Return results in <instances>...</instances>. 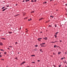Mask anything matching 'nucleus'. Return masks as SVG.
I'll return each instance as SVG.
<instances>
[{"label": "nucleus", "instance_id": "obj_52", "mask_svg": "<svg viewBox=\"0 0 67 67\" xmlns=\"http://www.w3.org/2000/svg\"><path fill=\"white\" fill-rule=\"evenodd\" d=\"M65 5H66V6H67V4H65Z\"/></svg>", "mask_w": 67, "mask_h": 67}, {"label": "nucleus", "instance_id": "obj_34", "mask_svg": "<svg viewBox=\"0 0 67 67\" xmlns=\"http://www.w3.org/2000/svg\"><path fill=\"white\" fill-rule=\"evenodd\" d=\"M15 59H17V60L18 59V58H15Z\"/></svg>", "mask_w": 67, "mask_h": 67}, {"label": "nucleus", "instance_id": "obj_27", "mask_svg": "<svg viewBox=\"0 0 67 67\" xmlns=\"http://www.w3.org/2000/svg\"><path fill=\"white\" fill-rule=\"evenodd\" d=\"M25 13H24L23 14V15H25Z\"/></svg>", "mask_w": 67, "mask_h": 67}, {"label": "nucleus", "instance_id": "obj_56", "mask_svg": "<svg viewBox=\"0 0 67 67\" xmlns=\"http://www.w3.org/2000/svg\"><path fill=\"white\" fill-rule=\"evenodd\" d=\"M52 43H55V42H52Z\"/></svg>", "mask_w": 67, "mask_h": 67}, {"label": "nucleus", "instance_id": "obj_11", "mask_svg": "<svg viewBox=\"0 0 67 67\" xmlns=\"http://www.w3.org/2000/svg\"><path fill=\"white\" fill-rule=\"evenodd\" d=\"M32 64H35V62H31Z\"/></svg>", "mask_w": 67, "mask_h": 67}, {"label": "nucleus", "instance_id": "obj_26", "mask_svg": "<svg viewBox=\"0 0 67 67\" xmlns=\"http://www.w3.org/2000/svg\"><path fill=\"white\" fill-rule=\"evenodd\" d=\"M67 54V52H66L65 53V54Z\"/></svg>", "mask_w": 67, "mask_h": 67}, {"label": "nucleus", "instance_id": "obj_6", "mask_svg": "<svg viewBox=\"0 0 67 67\" xmlns=\"http://www.w3.org/2000/svg\"><path fill=\"white\" fill-rule=\"evenodd\" d=\"M58 54L59 55L60 54H61V52H58Z\"/></svg>", "mask_w": 67, "mask_h": 67}, {"label": "nucleus", "instance_id": "obj_62", "mask_svg": "<svg viewBox=\"0 0 67 67\" xmlns=\"http://www.w3.org/2000/svg\"><path fill=\"white\" fill-rule=\"evenodd\" d=\"M18 54H19V53L18 52Z\"/></svg>", "mask_w": 67, "mask_h": 67}, {"label": "nucleus", "instance_id": "obj_1", "mask_svg": "<svg viewBox=\"0 0 67 67\" xmlns=\"http://www.w3.org/2000/svg\"><path fill=\"white\" fill-rule=\"evenodd\" d=\"M24 63H25V62H23L22 63H21L20 64V65H22V64H24Z\"/></svg>", "mask_w": 67, "mask_h": 67}, {"label": "nucleus", "instance_id": "obj_25", "mask_svg": "<svg viewBox=\"0 0 67 67\" xmlns=\"http://www.w3.org/2000/svg\"><path fill=\"white\" fill-rule=\"evenodd\" d=\"M48 26H49V27H52V26H51V25H49Z\"/></svg>", "mask_w": 67, "mask_h": 67}, {"label": "nucleus", "instance_id": "obj_38", "mask_svg": "<svg viewBox=\"0 0 67 67\" xmlns=\"http://www.w3.org/2000/svg\"><path fill=\"white\" fill-rule=\"evenodd\" d=\"M60 42H62V40H60Z\"/></svg>", "mask_w": 67, "mask_h": 67}, {"label": "nucleus", "instance_id": "obj_64", "mask_svg": "<svg viewBox=\"0 0 67 67\" xmlns=\"http://www.w3.org/2000/svg\"><path fill=\"white\" fill-rule=\"evenodd\" d=\"M66 15H67V14H66Z\"/></svg>", "mask_w": 67, "mask_h": 67}, {"label": "nucleus", "instance_id": "obj_7", "mask_svg": "<svg viewBox=\"0 0 67 67\" xmlns=\"http://www.w3.org/2000/svg\"><path fill=\"white\" fill-rule=\"evenodd\" d=\"M43 18H40V19H39V21H41V20H42Z\"/></svg>", "mask_w": 67, "mask_h": 67}, {"label": "nucleus", "instance_id": "obj_59", "mask_svg": "<svg viewBox=\"0 0 67 67\" xmlns=\"http://www.w3.org/2000/svg\"><path fill=\"white\" fill-rule=\"evenodd\" d=\"M56 11H58V10H56Z\"/></svg>", "mask_w": 67, "mask_h": 67}, {"label": "nucleus", "instance_id": "obj_49", "mask_svg": "<svg viewBox=\"0 0 67 67\" xmlns=\"http://www.w3.org/2000/svg\"><path fill=\"white\" fill-rule=\"evenodd\" d=\"M27 18L26 17V18L25 19H27Z\"/></svg>", "mask_w": 67, "mask_h": 67}, {"label": "nucleus", "instance_id": "obj_13", "mask_svg": "<svg viewBox=\"0 0 67 67\" xmlns=\"http://www.w3.org/2000/svg\"><path fill=\"white\" fill-rule=\"evenodd\" d=\"M5 10V9H3V10H2V11H4Z\"/></svg>", "mask_w": 67, "mask_h": 67}, {"label": "nucleus", "instance_id": "obj_46", "mask_svg": "<svg viewBox=\"0 0 67 67\" xmlns=\"http://www.w3.org/2000/svg\"><path fill=\"white\" fill-rule=\"evenodd\" d=\"M7 7H9V5L7 6Z\"/></svg>", "mask_w": 67, "mask_h": 67}, {"label": "nucleus", "instance_id": "obj_8", "mask_svg": "<svg viewBox=\"0 0 67 67\" xmlns=\"http://www.w3.org/2000/svg\"><path fill=\"white\" fill-rule=\"evenodd\" d=\"M31 20H32V19H31V18H30V19H29L28 20V21H31Z\"/></svg>", "mask_w": 67, "mask_h": 67}, {"label": "nucleus", "instance_id": "obj_30", "mask_svg": "<svg viewBox=\"0 0 67 67\" xmlns=\"http://www.w3.org/2000/svg\"><path fill=\"white\" fill-rule=\"evenodd\" d=\"M37 62H40V60H37Z\"/></svg>", "mask_w": 67, "mask_h": 67}, {"label": "nucleus", "instance_id": "obj_29", "mask_svg": "<svg viewBox=\"0 0 67 67\" xmlns=\"http://www.w3.org/2000/svg\"><path fill=\"white\" fill-rule=\"evenodd\" d=\"M34 12V11H32L31 12V13H33Z\"/></svg>", "mask_w": 67, "mask_h": 67}, {"label": "nucleus", "instance_id": "obj_39", "mask_svg": "<svg viewBox=\"0 0 67 67\" xmlns=\"http://www.w3.org/2000/svg\"><path fill=\"white\" fill-rule=\"evenodd\" d=\"M50 17L51 18V17H52V18H53V16H50Z\"/></svg>", "mask_w": 67, "mask_h": 67}, {"label": "nucleus", "instance_id": "obj_63", "mask_svg": "<svg viewBox=\"0 0 67 67\" xmlns=\"http://www.w3.org/2000/svg\"><path fill=\"white\" fill-rule=\"evenodd\" d=\"M65 10H66V8L65 9Z\"/></svg>", "mask_w": 67, "mask_h": 67}, {"label": "nucleus", "instance_id": "obj_4", "mask_svg": "<svg viewBox=\"0 0 67 67\" xmlns=\"http://www.w3.org/2000/svg\"><path fill=\"white\" fill-rule=\"evenodd\" d=\"M45 44V43H41L40 44V45H44V44Z\"/></svg>", "mask_w": 67, "mask_h": 67}, {"label": "nucleus", "instance_id": "obj_33", "mask_svg": "<svg viewBox=\"0 0 67 67\" xmlns=\"http://www.w3.org/2000/svg\"><path fill=\"white\" fill-rule=\"evenodd\" d=\"M43 3H46V2H43Z\"/></svg>", "mask_w": 67, "mask_h": 67}, {"label": "nucleus", "instance_id": "obj_17", "mask_svg": "<svg viewBox=\"0 0 67 67\" xmlns=\"http://www.w3.org/2000/svg\"><path fill=\"white\" fill-rule=\"evenodd\" d=\"M34 2H36V0H34Z\"/></svg>", "mask_w": 67, "mask_h": 67}, {"label": "nucleus", "instance_id": "obj_32", "mask_svg": "<svg viewBox=\"0 0 67 67\" xmlns=\"http://www.w3.org/2000/svg\"><path fill=\"white\" fill-rule=\"evenodd\" d=\"M56 45H55L54 46V47H56Z\"/></svg>", "mask_w": 67, "mask_h": 67}, {"label": "nucleus", "instance_id": "obj_9", "mask_svg": "<svg viewBox=\"0 0 67 67\" xmlns=\"http://www.w3.org/2000/svg\"><path fill=\"white\" fill-rule=\"evenodd\" d=\"M58 32H57L55 33V35H57V34H58Z\"/></svg>", "mask_w": 67, "mask_h": 67}, {"label": "nucleus", "instance_id": "obj_28", "mask_svg": "<svg viewBox=\"0 0 67 67\" xmlns=\"http://www.w3.org/2000/svg\"><path fill=\"white\" fill-rule=\"evenodd\" d=\"M1 51H4V50H3V49H0Z\"/></svg>", "mask_w": 67, "mask_h": 67}, {"label": "nucleus", "instance_id": "obj_14", "mask_svg": "<svg viewBox=\"0 0 67 67\" xmlns=\"http://www.w3.org/2000/svg\"><path fill=\"white\" fill-rule=\"evenodd\" d=\"M8 33L10 34H11L12 33V32H8Z\"/></svg>", "mask_w": 67, "mask_h": 67}, {"label": "nucleus", "instance_id": "obj_12", "mask_svg": "<svg viewBox=\"0 0 67 67\" xmlns=\"http://www.w3.org/2000/svg\"><path fill=\"white\" fill-rule=\"evenodd\" d=\"M54 36L55 38H56V37H57V35H54Z\"/></svg>", "mask_w": 67, "mask_h": 67}, {"label": "nucleus", "instance_id": "obj_10", "mask_svg": "<svg viewBox=\"0 0 67 67\" xmlns=\"http://www.w3.org/2000/svg\"><path fill=\"white\" fill-rule=\"evenodd\" d=\"M42 51V49H41L40 50V52H43V51Z\"/></svg>", "mask_w": 67, "mask_h": 67}, {"label": "nucleus", "instance_id": "obj_42", "mask_svg": "<svg viewBox=\"0 0 67 67\" xmlns=\"http://www.w3.org/2000/svg\"><path fill=\"white\" fill-rule=\"evenodd\" d=\"M2 39H4V40H5V38H2Z\"/></svg>", "mask_w": 67, "mask_h": 67}, {"label": "nucleus", "instance_id": "obj_55", "mask_svg": "<svg viewBox=\"0 0 67 67\" xmlns=\"http://www.w3.org/2000/svg\"><path fill=\"white\" fill-rule=\"evenodd\" d=\"M64 58H65V57H64L63 58V59H64Z\"/></svg>", "mask_w": 67, "mask_h": 67}, {"label": "nucleus", "instance_id": "obj_37", "mask_svg": "<svg viewBox=\"0 0 67 67\" xmlns=\"http://www.w3.org/2000/svg\"><path fill=\"white\" fill-rule=\"evenodd\" d=\"M2 57V56L1 55V54H0V57Z\"/></svg>", "mask_w": 67, "mask_h": 67}, {"label": "nucleus", "instance_id": "obj_31", "mask_svg": "<svg viewBox=\"0 0 67 67\" xmlns=\"http://www.w3.org/2000/svg\"><path fill=\"white\" fill-rule=\"evenodd\" d=\"M61 66V65H59V67H60Z\"/></svg>", "mask_w": 67, "mask_h": 67}, {"label": "nucleus", "instance_id": "obj_21", "mask_svg": "<svg viewBox=\"0 0 67 67\" xmlns=\"http://www.w3.org/2000/svg\"><path fill=\"white\" fill-rule=\"evenodd\" d=\"M7 53V52H4V54H6V53Z\"/></svg>", "mask_w": 67, "mask_h": 67}, {"label": "nucleus", "instance_id": "obj_60", "mask_svg": "<svg viewBox=\"0 0 67 67\" xmlns=\"http://www.w3.org/2000/svg\"><path fill=\"white\" fill-rule=\"evenodd\" d=\"M40 33H42V32H41Z\"/></svg>", "mask_w": 67, "mask_h": 67}, {"label": "nucleus", "instance_id": "obj_61", "mask_svg": "<svg viewBox=\"0 0 67 67\" xmlns=\"http://www.w3.org/2000/svg\"><path fill=\"white\" fill-rule=\"evenodd\" d=\"M59 47V48H60V47Z\"/></svg>", "mask_w": 67, "mask_h": 67}, {"label": "nucleus", "instance_id": "obj_23", "mask_svg": "<svg viewBox=\"0 0 67 67\" xmlns=\"http://www.w3.org/2000/svg\"><path fill=\"white\" fill-rule=\"evenodd\" d=\"M31 56H35L34 55H31Z\"/></svg>", "mask_w": 67, "mask_h": 67}, {"label": "nucleus", "instance_id": "obj_57", "mask_svg": "<svg viewBox=\"0 0 67 67\" xmlns=\"http://www.w3.org/2000/svg\"><path fill=\"white\" fill-rule=\"evenodd\" d=\"M7 9V8H6L5 9V10H6V9Z\"/></svg>", "mask_w": 67, "mask_h": 67}, {"label": "nucleus", "instance_id": "obj_53", "mask_svg": "<svg viewBox=\"0 0 67 67\" xmlns=\"http://www.w3.org/2000/svg\"><path fill=\"white\" fill-rule=\"evenodd\" d=\"M17 5V4H16V5Z\"/></svg>", "mask_w": 67, "mask_h": 67}, {"label": "nucleus", "instance_id": "obj_44", "mask_svg": "<svg viewBox=\"0 0 67 67\" xmlns=\"http://www.w3.org/2000/svg\"><path fill=\"white\" fill-rule=\"evenodd\" d=\"M24 1H25L24 0L23 1H22V2H24Z\"/></svg>", "mask_w": 67, "mask_h": 67}, {"label": "nucleus", "instance_id": "obj_58", "mask_svg": "<svg viewBox=\"0 0 67 67\" xmlns=\"http://www.w3.org/2000/svg\"><path fill=\"white\" fill-rule=\"evenodd\" d=\"M28 67H30L29 66H27Z\"/></svg>", "mask_w": 67, "mask_h": 67}, {"label": "nucleus", "instance_id": "obj_41", "mask_svg": "<svg viewBox=\"0 0 67 67\" xmlns=\"http://www.w3.org/2000/svg\"><path fill=\"white\" fill-rule=\"evenodd\" d=\"M27 0H26V1H25V2H27Z\"/></svg>", "mask_w": 67, "mask_h": 67}, {"label": "nucleus", "instance_id": "obj_51", "mask_svg": "<svg viewBox=\"0 0 67 67\" xmlns=\"http://www.w3.org/2000/svg\"><path fill=\"white\" fill-rule=\"evenodd\" d=\"M30 1V0H27V1Z\"/></svg>", "mask_w": 67, "mask_h": 67}, {"label": "nucleus", "instance_id": "obj_36", "mask_svg": "<svg viewBox=\"0 0 67 67\" xmlns=\"http://www.w3.org/2000/svg\"><path fill=\"white\" fill-rule=\"evenodd\" d=\"M1 60H4V59H2Z\"/></svg>", "mask_w": 67, "mask_h": 67}, {"label": "nucleus", "instance_id": "obj_48", "mask_svg": "<svg viewBox=\"0 0 67 67\" xmlns=\"http://www.w3.org/2000/svg\"><path fill=\"white\" fill-rule=\"evenodd\" d=\"M7 49H9V48H7Z\"/></svg>", "mask_w": 67, "mask_h": 67}, {"label": "nucleus", "instance_id": "obj_5", "mask_svg": "<svg viewBox=\"0 0 67 67\" xmlns=\"http://www.w3.org/2000/svg\"><path fill=\"white\" fill-rule=\"evenodd\" d=\"M0 45H3V44H2V43L0 42Z\"/></svg>", "mask_w": 67, "mask_h": 67}, {"label": "nucleus", "instance_id": "obj_50", "mask_svg": "<svg viewBox=\"0 0 67 67\" xmlns=\"http://www.w3.org/2000/svg\"><path fill=\"white\" fill-rule=\"evenodd\" d=\"M21 27H20V30H21Z\"/></svg>", "mask_w": 67, "mask_h": 67}, {"label": "nucleus", "instance_id": "obj_15", "mask_svg": "<svg viewBox=\"0 0 67 67\" xmlns=\"http://www.w3.org/2000/svg\"><path fill=\"white\" fill-rule=\"evenodd\" d=\"M31 2H34V1H33V0H32L31 1Z\"/></svg>", "mask_w": 67, "mask_h": 67}, {"label": "nucleus", "instance_id": "obj_16", "mask_svg": "<svg viewBox=\"0 0 67 67\" xmlns=\"http://www.w3.org/2000/svg\"><path fill=\"white\" fill-rule=\"evenodd\" d=\"M35 47H38V46L37 45H35Z\"/></svg>", "mask_w": 67, "mask_h": 67}, {"label": "nucleus", "instance_id": "obj_40", "mask_svg": "<svg viewBox=\"0 0 67 67\" xmlns=\"http://www.w3.org/2000/svg\"><path fill=\"white\" fill-rule=\"evenodd\" d=\"M26 31H28V30H27V29H26Z\"/></svg>", "mask_w": 67, "mask_h": 67}, {"label": "nucleus", "instance_id": "obj_2", "mask_svg": "<svg viewBox=\"0 0 67 67\" xmlns=\"http://www.w3.org/2000/svg\"><path fill=\"white\" fill-rule=\"evenodd\" d=\"M42 39V38H39L38 39V41H41V39Z\"/></svg>", "mask_w": 67, "mask_h": 67}, {"label": "nucleus", "instance_id": "obj_20", "mask_svg": "<svg viewBox=\"0 0 67 67\" xmlns=\"http://www.w3.org/2000/svg\"><path fill=\"white\" fill-rule=\"evenodd\" d=\"M5 7H3L2 8V9H4V8Z\"/></svg>", "mask_w": 67, "mask_h": 67}, {"label": "nucleus", "instance_id": "obj_19", "mask_svg": "<svg viewBox=\"0 0 67 67\" xmlns=\"http://www.w3.org/2000/svg\"><path fill=\"white\" fill-rule=\"evenodd\" d=\"M41 47H43V46L44 47H45V46H43V45H41Z\"/></svg>", "mask_w": 67, "mask_h": 67}, {"label": "nucleus", "instance_id": "obj_18", "mask_svg": "<svg viewBox=\"0 0 67 67\" xmlns=\"http://www.w3.org/2000/svg\"><path fill=\"white\" fill-rule=\"evenodd\" d=\"M9 47H10V48H12V46H9Z\"/></svg>", "mask_w": 67, "mask_h": 67}, {"label": "nucleus", "instance_id": "obj_35", "mask_svg": "<svg viewBox=\"0 0 67 67\" xmlns=\"http://www.w3.org/2000/svg\"><path fill=\"white\" fill-rule=\"evenodd\" d=\"M15 43L16 44H18V42H16Z\"/></svg>", "mask_w": 67, "mask_h": 67}, {"label": "nucleus", "instance_id": "obj_22", "mask_svg": "<svg viewBox=\"0 0 67 67\" xmlns=\"http://www.w3.org/2000/svg\"><path fill=\"white\" fill-rule=\"evenodd\" d=\"M19 14H18L17 15H16L15 16H18V15H19Z\"/></svg>", "mask_w": 67, "mask_h": 67}, {"label": "nucleus", "instance_id": "obj_43", "mask_svg": "<svg viewBox=\"0 0 67 67\" xmlns=\"http://www.w3.org/2000/svg\"><path fill=\"white\" fill-rule=\"evenodd\" d=\"M63 58H61V59H63Z\"/></svg>", "mask_w": 67, "mask_h": 67}, {"label": "nucleus", "instance_id": "obj_3", "mask_svg": "<svg viewBox=\"0 0 67 67\" xmlns=\"http://www.w3.org/2000/svg\"><path fill=\"white\" fill-rule=\"evenodd\" d=\"M43 39H44V40H46L47 39V37H45V38H43Z\"/></svg>", "mask_w": 67, "mask_h": 67}, {"label": "nucleus", "instance_id": "obj_45", "mask_svg": "<svg viewBox=\"0 0 67 67\" xmlns=\"http://www.w3.org/2000/svg\"><path fill=\"white\" fill-rule=\"evenodd\" d=\"M50 1H54V0H50Z\"/></svg>", "mask_w": 67, "mask_h": 67}, {"label": "nucleus", "instance_id": "obj_47", "mask_svg": "<svg viewBox=\"0 0 67 67\" xmlns=\"http://www.w3.org/2000/svg\"><path fill=\"white\" fill-rule=\"evenodd\" d=\"M27 33V31H25Z\"/></svg>", "mask_w": 67, "mask_h": 67}, {"label": "nucleus", "instance_id": "obj_54", "mask_svg": "<svg viewBox=\"0 0 67 67\" xmlns=\"http://www.w3.org/2000/svg\"><path fill=\"white\" fill-rule=\"evenodd\" d=\"M54 67H56V66H55V65H54Z\"/></svg>", "mask_w": 67, "mask_h": 67}, {"label": "nucleus", "instance_id": "obj_24", "mask_svg": "<svg viewBox=\"0 0 67 67\" xmlns=\"http://www.w3.org/2000/svg\"><path fill=\"white\" fill-rule=\"evenodd\" d=\"M54 26H55V27H56L57 26L56 25V24H55Z\"/></svg>", "mask_w": 67, "mask_h": 67}]
</instances>
